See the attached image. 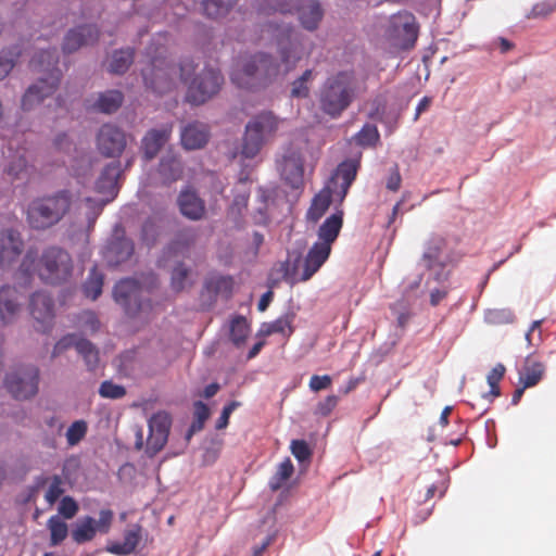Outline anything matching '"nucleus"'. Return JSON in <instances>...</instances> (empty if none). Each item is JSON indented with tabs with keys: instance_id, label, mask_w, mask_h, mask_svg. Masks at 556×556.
Returning a JSON list of instances; mask_svg holds the SVG:
<instances>
[{
	"instance_id": "obj_1",
	"label": "nucleus",
	"mask_w": 556,
	"mask_h": 556,
	"mask_svg": "<svg viewBox=\"0 0 556 556\" xmlns=\"http://www.w3.org/2000/svg\"><path fill=\"white\" fill-rule=\"evenodd\" d=\"M276 38L280 62L273 55L260 52L239 60L231 74V81L239 88L254 90L268 86L280 74L294 70L303 58L313 51V42L289 26L267 25Z\"/></svg>"
},
{
	"instance_id": "obj_2",
	"label": "nucleus",
	"mask_w": 556,
	"mask_h": 556,
	"mask_svg": "<svg viewBox=\"0 0 556 556\" xmlns=\"http://www.w3.org/2000/svg\"><path fill=\"white\" fill-rule=\"evenodd\" d=\"M59 55L55 48L41 49L30 61V67L45 73L35 84L29 86L22 97L21 106L24 111H30L39 105L47 97H50L58 89L62 73L58 67Z\"/></svg>"
},
{
	"instance_id": "obj_3",
	"label": "nucleus",
	"mask_w": 556,
	"mask_h": 556,
	"mask_svg": "<svg viewBox=\"0 0 556 556\" xmlns=\"http://www.w3.org/2000/svg\"><path fill=\"white\" fill-rule=\"evenodd\" d=\"M75 197L67 189L33 199L26 210V222L35 230L58 225L72 210Z\"/></svg>"
},
{
	"instance_id": "obj_4",
	"label": "nucleus",
	"mask_w": 556,
	"mask_h": 556,
	"mask_svg": "<svg viewBox=\"0 0 556 556\" xmlns=\"http://www.w3.org/2000/svg\"><path fill=\"white\" fill-rule=\"evenodd\" d=\"M356 80L353 72L342 71L329 76L320 88L319 105L321 111L339 117L353 102Z\"/></svg>"
},
{
	"instance_id": "obj_5",
	"label": "nucleus",
	"mask_w": 556,
	"mask_h": 556,
	"mask_svg": "<svg viewBox=\"0 0 556 556\" xmlns=\"http://www.w3.org/2000/svg\"><path fill=\"white\" fill-rule=\"evenodd\" d=\"M282 123L271 111H263L253 116L245 125L241 144V155L255 157L262 148L271 140Z\"/></svg>"
},
{
	"instance_id": "obj_6",
	"label": "nucleus",
	"mask_w": 556,
	"mask_h": 556,
	"mask_svg": "<svg viewBox=\"0 0 556 556\" xmlns=\"http://www.w3.org/2000/svg\"><path fill=\"white\" fill-rule=\"evenodd\" d=\"M165 53L163 43L157 47L152 43L147 51L149 64L141 71L146 86L159 94L168 92L175 85L170 75L176 74V67L166 61Z\"/></svg>"
},
{
	"instance_id": "obj_7",
	"label": "nucleus",
	"mask_w": 556,
	"mask_h": 556,
	"mask_svg": "<svg viewBox=\"0 0 556 556\" xmlns=\"http://www.w3.org/2000/svg\"><path fill=\"white\" fill-rule=\"evenodd\" d=\"M73 269L71 255L58 247H50L42 252L37 268L40 279L53 286L67 282Z\"/></svg>"
},
{
	"instance_id": "obj_8",
	"label": "nucleus",
	"mask_w": 556,
	"mask_h": 556,
	"mask_svg": "<svg viewBox=\"0 0 556 556\" xmlns=\"http://www.w3.org/2000/svg\"><path fill=\"white\" fill-rule=\"evenodd\" d=\"M113 296L127 316L149 319L153 305L150 300L143 298V289L137 280L126 278L118 281L114 287Z\"/></svg>"
},
{
	"instance_id": "obj_9",
	"label": "nucleus",
	"mask_w": 556,
	"mask_h": 556,
	"mask_svg": "<svg viewBox=\"0 0 556 556\" xmlns=\"http://www.w3.org/2000/svg\"><path fill=\"white\" fill-rule=\"evenodd\" d=\"M383 35L393 47L409 50L417 41L419 24L413 13L400 11L389 17Z\"/></svg>"
},
{
	"instance_id": "obj_10",
	"label": "nucleus",
	"mask_w": 556,
	"mask_h": 556,
	"mask_svg": "<svg viewBox=\"0 0 556 556\" xmlns=\"http://www.w3.org/2000/svg\"><path fill=\"white\" fill-rule=\"evenodd\" d=\"M261 11L265 14H287L295 11L302 26L307 30L316 29L324 14L317 0H279L275 7L262 8Z\"/></svg>"
},
{
	"instance_id": "obj_11",
	"label": "nucleus",
	"mask_w": 556,
	"mask_h": 556,
	"mask_svg": "<svg viewBox=\"0 0 556 556\" xmlns=\"http://www.w3.org/2000/svg\"><path fill=\"white\" fill-rule=\"evenodd\" d=\"M39 370L33 365H21L11 370L4 380L8 392L16 400H27L38 392Z\"/></svg>"
},
{
	"instance_id": "obj_12",
	"label": "nucleus",
	"mask_w": 556,
	"mask_h": 556,
	"mask_svg": "<svg viewBox=\"0 0 556 556\" xmlns=\"http://www.w3.org/2000/svg\"><path fill=\"white\" fill-rule=\"evenodd\" d=\"M224 77L219 71L204 68L188 86L186 101L200 105L214 97L220 89Z\"/></svg>"
},
{
	"instance_id": "obj_13",
	"label": "nucleus",
	"mask_w": 556,
	"mask_h": 556,
	"mask_svg": "<svg viewBox=\"0 0 556 556\" xmlns=\"http://www.w3.org/2000/svg\"><path fill=\"white\" fill-rule=\"evenodd\" d=\"M128 142L126 131L115 124H103L96 135L98 152L108 159H118L125 151Z\"/></svg>"
},
{
	"instance_id": "obj_14",
	"label": "nucleus",
	"mask_w": 556,
	"mask_h": 556,
	"mask_svg": "<svg viewBox=\"0 0 556 556\" xmlns=\"http://www.w3.org/2000/svg\"><path fill=\"white\" fill-rule=\"evenodd\" d=\"M29 313L35 320L36 330L48 332L52 328L54 319V303L51 295L41 291L31 294Z\"/></svg>"
},
{
	"instance_id": "obj_15",
	"label": "nucleus",
	"mask_w": 556,
	"mask_h": 556,
	"mask_svg": "<svg viewBox=\"0 0 556 556\" xmlns=\"http://www.w3.org/2000/svg\"><path fill=\"white\" fill-rule=\"evenodd\" d=\"M170 424V417L165 412H157L149 419L147 453L150 456L157 454L166 444Z\"/></svg>"
},
{
	"instance_id": "obj_16",
	"label": "nucleus",
	"mask_w": 556,
	"mask_h": 556,
	"mask_svg": "<svg viewBox=\"0 0 556 556\" xmlns=\"http://www.w3.org/2000/svg\"><path fill=\"white\" fill-rule=\"evenodd\" d=\"M282 179L292 188H299L303 182L304 159L299 149L289 147L280 162Z\"/></svg>"
},
{
	"instance_id": "obj_17",
	"label": "nucleus",
	"mask_w": 556,
	"mask_h": 556,
	"mask_svg": "<svg viewBox=\"0 0 556 556\" xmlns=\"http://www.w3.org/2000/svg\"><path fill=\"white\" fill-rule=\"evenodd\" d=\"M71 346H75L78 354L84 357L90 370L97 367L99 363V351L90 341L78 338L76 334H67L59 340L54 345L52 354L56 356Z\"/></svg>"
},
{
	"instance_id": "obj_18",
	"label": "nucleus",
	"mask_w": 556,
	"mask_h": 556,
	"mask_svg": "<svg viewBox=\"0 0 556 556\" xmlns=\"http://www.w3.org/2000/svg\"><path fill=\"white\" fill-rule=\"evenodd\" d=\"M24 249L21 233L14 229L0 231V267H9L15 263Z\"/></svg>"
},
{
	"instance_id": "obj_19",
	"label": "nucleus",
	"mask_w": 556,
	"mask_h": 556,
	"mask_svg": "<svg viewBox=\"0 0 556 556\" xmlns=\"http://www.w3.org/2000/svg\"><path fill=\"white\" fill-rule=\"evenodd\" d=\"M173 124H165L161 128H152L146 132L141 139L142 156L146 161H152L156 157L161 149L170 139Z\"/></svg>"
},
{
	"instance_id": "obj_20",
	"label": "nucleus",
	"mask_w": 556,
	"mask_h": 556,
	"mask_svg": "<svg viewBox=\"0 0 556 556\" xmlns=\"http://www.w3.org/2000/svg\"><path fill=\"white\" fill-rule=\"evenodd\" d=\"M359 166L361 156L356 159H348L338 165L336 174L331 178V184L337 185V179H341L339 188L333 190L334 197H337L340 203L343 202L349 192L350 187L354 182Z\"/></svg>"
},
{
	"instance_id": "obj_21",
	"label": "nucleus",
	"mask_w": 556,
	"mask_h": 556,
	"mask_svg": "<svg viewBox=\"0 0 556 556\" xmlns=\"http://www.w3.org/2000/svg\"><path fill=\"white\" fill-rule=\"evenodd\" d=\"M177 204L181 215L190 220H200L205 216L206 207L204 200L190 187L179 192Z\"/></svg>"
},
{
	"instance_id": "obj_22",
	"label": "nucleus",
	"mask_w": 556,
	"mask_h": 556,
	"mask_svg": "<svg viewBox=\"0 0 556 556\" xmlns=\"http://www.w3.org/2000/svg\"><path fill=\"white\" fill-rule=\"evenodd\" d=\"M122 173V164L119 161H113L106 164L96 181V191L111 199H115L119 191L118 179Z\"/></svg>"
},
{
	"instance_id": "obj_23",
	"label": "nucleus",
	"mask_w": 556,
	"mask_h": 556,
	"mask_svg": "<svg viewBox=\"0 0 556 556\" xmlns=\"http://www.w3.org/2000/svg\"><path fill=\"white\" fill-rule=\"evenodd\" d=\"M99 38V29L96 25H84L67 33L63 42V51L72 53L80 47L94 43Z\"/></svg>"
},
{
	"instance_id": "obj_24",
	"label": "nucleus",
	"mask_w": 556,
	"mask_h": 556,
	"mask_svg": "<svg viewBox=\"0 0 556 556\" xmlns=\"http://www.w3.org/2000/svg\"><path fill=\"white\" fill-rule=\"evenodd\" d=\"M134 253V243L125 237L112 238L104 248L103 256L110 266H117L127 260Z\"/></svg>"
},
{
	"instance_id": "obj_25",
	"label": "nucleus",
	"mask_w": 556,
	"mask_h": 556,
	"mask_svg": "<svg viewBox=\"0 0 556 556\" xmlns=\"http://www.w3.org/2000/svg\"><path fill=\"white\" fill-rule=\"evenodd\" d=\"M21 311V294L10 286L0 288V318L3 324H12Z\"/></svg>"
},
{
	"instance_id": "obj_26",
	"label": "nucleus",
	"mask_w": 556,
	"mask_h": 556,
	"mask_svg": "<svg viewBox=\"0 0 556 556\" xmlns=\"http://www.w3.org/2000/svg\"><path fill=\"white\" fill-rule=\"evenodd\" d=\"M185 166L181 159L172 152L164 154L157 166V175L163 185L169 186L184 176Z\"/></svg>"
},
{
	"instance_id": "obj_27",
	"label": "nucleus",
	"mask_w": 556,
	"mask_h": 556,
	"mask_svg": "<svg viewBox=\"0 0 556 556\" xmlns=\"http://www.w3.org/2000/svg\"><path fill=\"white\" fill-rule=\"evenodd\" d=\"M330 253L331 248L329 245H324L316 241L304 258V268L300 280L306 281L311 279L328 260Z\"/></svg>"
},
{
	"instance_id": "obj_28",
	"label": "nucleus",
	"mask_w": 556,
	"mask_h": 556,
	"mask_svg": "<svg viewBox=\"0 0 556 556\" xmlns=\"http://www.w3.org/2000/svg\"><path fill=\"white\" fill-rule=\"evenodd\" d=\"M208 127L199 122L188 124L180 134L181 146L186 150L202 149L208 141Z\"/></svg>"
},
{
	"instance_id": "obj_29",
	"label": "nucleus",
	"mask_w": 556,
	"mask_h": 556,
	"mask_svg": "<svg viewBox=\"0 0 556 556\" xmlns=\"http://www.w3.org/2000/svg\"><path fill=\"white\" fill-rule=\"evenodd\" d=\"M343 211L338 210L324 220L317 231V242L329 245L332 249V244L338 239L343 226Z\"/></svg>"
},
{
	"instance_id": "obj_30",
	"label": "nucleus",
	"mask_w": 556,
	"mask_h": 556,
	"mask_svg": "<svg viewBox=\"0 0 556 556\" xmlns=\"http://www.w3.org/2000/svg\"><path fill=\"white\" fill-rule=\"evenodd\" d=\"M545 371L544 365L533 357H527L519 370V384L523 388L535 387L543 378Z\"/></svg>"
},
{
	"instance_id": "obj_31",
	"label": "nucleus",
	"mask_w": 556,
	"mask_h": 556,
	"mask_svg": "<svg viewBox=\"0 0 556 556\" xmlns=\"http://www.w3.org/2000/svg\"><path fill=\"white\" fill-rule=\"evenodd\" d=\"M445 244V239L442 237H433L427 242L422 254V260L427 269L431 270L435 266H440L441 268L445 266V263L441 261V254Z\"/></svg>"
},
{
	"instance_id": "obj_32",
	"label": "nucleus",
	"mask_w": 556,
	"mask_h": 556,
	"mask_svg": "<svg viewBox=\"0 0 556 556\" xmlns=\"http://www.w3.org/2000/svg\"><path fill=\"white\" fill-rule=\"evenodd\" d=\"M332 194L333 190L327 187L315 195L306 215L309 222L316 223L323 217L331 204Z\"/></svg>"
},
{
	"instance_id": "obj_33",
	"label": "nucleus",
	"mask_w": 556,
	"mask_h": 556,
	"mask_svg": "<svg viewBox=\"0 0 556 556\" xmlns=\"http://www.w3.org/2000/svg\"><path fill=\"white\" fill-rule=\"evenodd\" d=\"M250 331V324L244 316L235 315L229 320V339L237 348L245 343Z\"/></svg>"
},
{
	"instance_id": "obj_34",
	"label": "nucleus",
	"mask_w": 556,
	"mask_h": 556,
	"mask_svg": "<svg viewBox=\"0 0 556 556\" xmlns=\"http://www.w3.org/2000/svg\"><path fill=\"white\" fill-rule=\"evenodd\" d=\"M141 541V527L135 526L127 530L121 543L112 544L109 551L115 555H128L132 553Z\"/></svg>"
},
{
	"instance_id": "obj_35",
	"label": "nucleus",
	"mask_w": 556,
	"mask_h": 556,
	"mask_svg": "<svg viewBox=\"0 0 556 556\" xmlns=\"http://www.w3.org/2000/svg\"><path fill=\"white\" fill-rule=\"evenodd\" d=\"M124 96L118 90H108L99 94L93 108L105 114L116 112L123 104Z\"/></svg>"
},
{
	"instance_id": "obj_36",
	"label": "nucleus",
	"mask_w": 556,
	"mask_h": 556,
	"mask_svg": "<svg viewBox=\"0 0 556 556\" xmlns=\"http://www.w3.org/2000/svg\"><path fill=\"white\" fill-rule=\"evenodd\" d=\"M97 533L96 520L92 517L80 519L72 531V539L77 544H83L93 540Z\"/></svg>"
},
{
	"instance_id": "obj_37",
	"label": "nucleus",
	"mask_w": 556,
	"mask_h": 556,
	"mask_svg": "<svg viewBox=\"0 0 556 556\" xmlns=\"http://www.w3.org/2000/svg\"><path fill=\"white\" fill-rule=\"evenodd\" d=\"M295 318V314L293 312H288L274 320L273 323L266 325V328L263 330V332L266 336L273 334V333H280L285 337H290L293 331V321Z\"/></svg>"
},
{
	"instance_id": "obj_38",
	"label": "nucleus",
	"mask_w": 556,
	"mask_h": 556,
	"mask_svg": "<svg viewBox=\"0 0 556 556\" xmlns=\"http://www.w3.org/2000/svg\"><path fill=\"white\" fill-rule=\"evenodd\" d=\"M134 61V50L130 48L115 51L112 55L109 71L113 74H124Z\"/></svg>"
},
{
	"instance_id": "obj_39",
	"label": "nucleus",
	"mask_w": 556,
	"mask_h": 556,
	"mask_svg": "<svg viewBox=\"0 0 556 556\" xmlns=\"http://www.w3.org/2000/svg\"><path fill=\"white\" fill-rule=\"evenodd\" d=\"M103 282V274L98 270L97 266H93L83 287L85 295L91 300H97L102 293Z\"/></svg>"
},
{
	"instance_id": "obj_40",
	"label": "nucleus",
	"mask_w": 556,
	"mask_h": 556,
	"mask_svg": "<svg viewBox=\"0 0 556 556\" xmlns=\"http://www.w3.org/2000/svg\"><path fill=\"white\" fill-rule=\"evenodd\" d=\"M205 288L215 294L229 296L233 289V279L230 276L213 275L205 281Z\"/></svg>"
},
{
	"instance_id": "obj_41",
	"label": "nucleus",
	"mask_w": 556,
	"mask_h": 556,
	"mask_svg": "<svg viewBox=\"0 0 556 556\" xmlns=\"http://www.w3.org/2000/svg\"><path fill=\"white\" fill-rule=\"evenodd\" d=\"M236 2L237 0H204L203 13L210 18H219L225 16Z\"/></svg>"
},
{
	"instance_id": "obj_42",
	"label": "nucleus",
	"mask_w": 556,
	"mask_h": 556,
	"mask_svg": "<svg viewBox=\"0 0 556 556\" xmlns=\"http://www.w3.org/2000/svg\"><path fill=\"white\" fill-rule=\"evenodd\" d=\"M249 194L240 193L233 197L232 203L230 204L227 216L238 226L243 225V216L248 208Z\"/></svg>"
},
{
	"instance_id": "obj_43",
	"label": "nucleus",
	"mask_w": 556,
	"mask_h": 556,
	"mask_svg": "<svg viewBox=\"0 0 556 556\" xmlns=\"http://www.w3.org/2000/svg\"><path fill=\"white\" fill-rule=\"evenodd\" d=\"M47 527L50 531V544L56 546L61 544L68 534V527L59 516H51L48 519Z\"/></svg>"
},
{
	"instance_id": "obj_44",
	"label": "nucleus",
	"mask_w": 556,
	"mask_h": 556,
	"mask_svg": "<svg viewBox=\"0 0 556 556\" xmlns=\"http://www.w3.org/2000/svg\"><path fill=\"white\" fill-rule=\"evenodd\" d=\"M314 79V71L305 70L300 77L292 83L291 97L307 98L309 94V83Z\"/></svg>"
},
{
	"instance_id": "obj_45",
	"label": "nucleus",
	"mask_w": 556,
	"mask_h": 556,
	"mask_svg": "<svg viewBox=\"0 0 556 556\" xmlns=\"http://www.w3.org/2000/svg\"><path fill=\"white\" fill-rule=\"evenodd\" d=\"M294 471L293 464L290 458H286L280 463L276 473L269 481V486L273 491L279 490L282 484L292 476Z\"/></svg>"
},
{
	"instance_id": "obj_46",
	"label": "nucleus",
	"mask_w": 556,
	"mask_h": 556,
	"mask_svg": "<svg viewBox=\"0 0 556 556\" xmlns=\"http://www.w3.org/2000/svg\"><path fill=\"white\" fill-rule=\"evenodd\" d=\"M354 139L361 147H375L380 139V135L375 125L365 124L354 136Z\"/></svg>"
},
{
	"instance_id": "obj_47",
	"label": "nucleus",
	"mask_w": 556,
	"mask_h": 556,
	"mask_svg": "<svg viewBox=\"0 0 556 556\" xmlns=\"http://www.w3.org/2000/svg\"><path fill=\"white\" fill-rule=\"evenodd\" d=\"M114 199H111L110 197H106L105 199H102L100 201L94 200L92 198H86V205H87V213L86 218L88 222V228H92L96 224L97 218L102 213L104 206L113 201Z\"/></svg>"
},
{
	"instance_id": "obj_48",
	"label": "nucleus",
	"mask_w": 556,
	"mask_h": 556,
	"mask_svg": "<svg viewBox=\"0 0 556 556\" xmlns=\"http://www.w3.org/2000/svg\"><path fill=\"white\" fill-rule=\"evenodd\" d=\"M21 51L16 48L0 52V80L5 78L15 65Z\"/></svg>"
},
{
	"instance_id": "obj_49",
	"label": "nucleus",
	"mask_w": 556,
	"mask_h": 556,
	"mask_svg": "<svg viewBox=\"0 0 556 556\" xmlns=\"http://www.w3.org/2000/svg\"><path fill=\"white\" fill-rule=\"evenodd\" d=\"M505 371H506L505 366L500 363V364H496L492 368V370L489 372V375L486 377L488 383L490 386V392L488 395L491 396L492 399L497 397L501 394L498 384H500V381L503 379Z\"/></svg>"
},
{
	"instance_id": "obj_50",
	"label": "nucleus",
	"mask_w": 556,
	"mask_h": 556,
	"mask_svg": "<svg viewBox=\"0 0 556 556\" xmlns=\"http://www.w3.org/2000/svg\"><path fill=\"white\" fill-rule=\"evenodd\" d=\"M88 430L87 422L85 420L74 421L66 431V440L70 446L78 444L86 435Z\"/></svg>"
},
{
	"instance_id": "obj_51",
	"label": "nucleus",
	"mask_w": 556,
	"mask_h": 556,
	"mask_svg": "<svg viewBox=\"0 0 556 556\" xmlns=\"http://www.w3.org/2000/svg\"><path fill=\"white\" fill-rule=\"evenodd\" d=\"M63 478L59 475H54L50 479V484L45 494V500L49 505H53L65 492Z\"/></svg>"
},
{
	"instance_id": "obj_52",
	"label": "nucleus",
	"mask_w": 556,
	"mask_h": 556,
	"mask_svg": "<svg viewBox=\"0 0 556 556\" xmlns=\"http://www.w3.org/2000/svg\"><path fill=\"white\" fill-rule=\"evenodd\" d=\"M189 273V268L181 263L173 269L170 285L175 291L179 292L187 287Z\"/></svg>"
},
{
	"instance_id": "obj_53",
	"label": "nucleus",
	"mask_w": 556,
	"mask_h": 556,
	"mask_svg": "<svg viewBox=\"0 0 556 556\" xmlns=\"http://www.w3.org/2000/svg\"><path fill=\"white\" fill-rule=\"evenodd\" d=\"M99 394L106 399H121L126 394V390L124 387L112 381H103L100 386Z\"/></svg>"
},
{
	"instance_id": "obj_54",
	"label": "nucleus",
	"mask_w": 556,
	"mask_h": 556,
	"mask_svg": "<svg viewBox=\"0 0 556 556\" xmlns=\"http://www.w3.org/2000/svg\"><path fill=\"white\" fill-rule=\"evenodd\" d=\"M338 403L339 396L333 394L328 395L323 401L317 403L314 414L316 416L327 417L333 412Z\"/></svg>"
},
{
	"instance_id": "obj_55",
	"label": "nucleus",
	"mask_w": 556,
	"mask_h": 556,
	"mask_svg": "<svg viewBox=\"0 0 556 556\" xmlns=\"http://www.w3.org/2000/svg\"><path fill=\"white\" fill-rule=\"evenodd\" d=\"M78 504L72 496H64L59 505V514L65 519H72L78 513Z\"/></svg>"
},
{
	"instance_id": "obj_56",
	"label": "nucleus",
	"mask_w": 556,
	"mask_h": 556,
	"mask_svg": "<svg viewBox=\"0 0 556 556\" xmlns=\"http://www.w3.org/2000/svg\"><path fill=\"white\" fill-rule=\"evenodd\" d=\"M194 422L192 424L193 430H201L205 420L210 417V409L206 404L201 401L194 403Z\"/></svg>"
},
{
	"instance_id": "obj_57",
	"label": "nucleus",
	"mask_w": 556,
	"mask_h": 556,
	"mask_svg": "<svg viewBox=\"0 0 556 556\" xmlns=\"http://www.w3.org/2000/svg\"><path fill=\"white\" fill-rule=\"evenodd\" d=\"M292 455L300 462L309 459L312 452L304 440H293L290 445Z\"/></svg>"
},
{
	"instance_id": "obj_58",
	"label": "nucleus",
	"mask_w": 556,
	"mask_h": 556,
	"mask_svg": "<svg viewBox=\"0 0 556 556\" xmlns=\"http://www.w3.org/2000/svg\"><path fill=\"white\" fill-rule=\"evenodd\" d=\"M240 406V403L237 401H231L227 405L224 406L219 418L216 421V429L222 430L225 429L229 424V418L232 412Z\"/></svg>"
},
{
	"instance_id": "obj_59",
	"label": "nucleus",
	"mask_w": 556,
	"mask_h": 556,
	"mask_svg": "<svg viewBox=\"0 0 556 556\" xmlns=\"http://www.w3.org/2000/svg\"><path fill=\"white\" fill-rule=\"evenodd\" d=\"M332 383V379L329 375H313L309 379L308 387L313 392H319L328 389Z\"/></svg>"
},
{
	"instance_id": "obj_60",
	"label": "nucleus",
	"mask_w": 556,
	"mask_h": 556,
	"mask_svg": "<svg viewBox=\"0 0 556 556\" xmlns=\"http://www.w3.org/2000/svg\"><path fill=\"white\" fill-rule=\"evenodd\" d=\"M79 321L86 329H89L92 332L99 329V319L91 311L83 312L79 317Z\"/></svg>"
},
{
	"instance_id": "obj_61",
	"label": "nucleus",
	"mask_w": 556,
	"mask_h": 556,
	"mask_svg": "<svg viewBox=\"0 0 556 556\" xmlns=\"http://www.w3.org/2000/svg\"><path fill=\"white\" fill-rule=\"evenodd\" d=\"M113 519V513L110 509H103L100 511L99 520L96 521L97 531L106 533L110 529Z\"/></svg>"
},
{
	"instance_id": "obj_62",
	"label": "nucleus",
	"mask_w": 556,
	"mask_h": 556,
	"mask_svg": "<svg viewBox=\"0 0 556 556\" xmlns=\"http://www.w3.org/2000/svg\"><path fill=\"white\" fill-rule=\"evenodd\" d=\"M401 182H402V177H401L399 167H397V165H394L392 167L391 173L387 180V189L395 192L400 189Z\"/></svg>"
},
{
	"instance_id": "obj_63",
	"label": "nucleus",
	"mask_w": 556,
	"mask_h": 556,
	"mask_svg": "<svg viewBox=\"0 0 556 556\" xmlns=\"http://www.w3.org/2000/svg\"><path fill=\"white\" fill-rule=\"evenodd\" d=\"M24 172H27V161L24 156H20L16 163L10 165L9 174L20 178Z\"/></svg>"
},
{
	"instance_id": "obj_64",
	"label": "nucleus",
	"mask_w": 556,
	"mask_h": 556,
	"mask_svg": "<svg viewBox=\"0 0 556 556\" xmlns=\"http://www.w3.org/2000/svg\"><path fill=\"white\" fill-rule=\"evenodd\" d=\"M555 10V5L549 2L536 3L531 11L533 17L546 16Z\"/></svg>"
}]
</instances>
